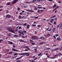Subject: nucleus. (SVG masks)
<instances>
[{
  "mask_svg": "<svg viewBox=\"0 0 62 62\" xmlns=\"http://www.w3.org/2000/svg\"><path fill=\"white\" fill-rule=\"evenodd\" d=\"M36 1V0H33L32 1V3H34V2Z\"/></svg>",
  "mask_w": 62,
  "mask_h": 62,
  "instance_id": "obj_41",
  "label": "nucleus"
},
{
  "mask_svg": "<svg viewBox=\"0 0 62 62\" xmlns=\"http://www.w3.org/2000/svg\"><path fill=\"white\" fill-rule=\"evenodd\" d=\"M41 55V53H40L39 54H38V55L39 56H40V55Z\"/></svg>",
  "mask_w": 62,
  "mask_h": 62,
  "instance_id": "obj_39",
  "label": "nucleus"
},
{
  "mask_svg": "<svg viewBox=\"0 0 62 62\" xmlns=\"http://www.w3.org/2000/svg\"><path fill=\"white\" fill-rule=\"evenodd\" d=\"M37 49H38V48H35L34 49V51H35V52H36L38 51V50H37Z\"/></svg>",
  "mask_w": 62,
  "mask_h": 62,
  "instance_id": "obj_13",
  "label": "nucleus"
},
{
  "mask_svg": "<svg viewBox=\"0 0 62 62\" xmlns=\"http://www.w3.org/2000/svg\"><path fill=\"white\" fill-rule=\"evenodd\" d=\"M48 31H51V28L50 30H48Z\"/></svg>",
  "mask_w": 62,
  "mask_h": 62,
  "instance_id": "obj_59",
  "label": "nucleus"
},
{
  "mask_svg": "<svg viewBox=\"0 0 62 62\" xmlns=\"http://www.w3.org/2000/svg\"><path fill=\"white\" fill-rule=\"evenodd\" d=\"M25 48H26L27 49H28V50H30V48L27 46H25Z\"/></svg>",
  "mask_w": 62,
  "mask_h": 62,
  "instance_id": "obj_10",
  "label": "nucleus"
},
{
  "mask_svg": "<svg viewBox=\"0 0 62 62\" xmlns=\"http://www.w3.org/2000/svg\"><path fill=\"white\" fill-rule=\"evenodd\" d=\"M38 27H41V25H38L37 26Z\"/></svg>",
  "mask_w": 62,
  "mask_h": 62,
  "instance_id": "obj_55",
  "label": "nucleus"
},
{
  "mask_svg": "<svg viewBox=\"0 0 62 62\" xmlns=\"http://www.w3.org/2000/svg\"><path fill=\"white\" fill-rule=\"evenodd\" d=\"M34 17L35 18V19H37V18H38V17H35V16Z\"/></svg>",
  "mask_w": 62,
  "mask_h": 62,
  "instance_id": "obj_49",
  "label": "nucleus"
},
{
  "mask_svg": "<svg viewBox=\"0 0 62 62\" xmlns=\"http://www.w3.org/2000/svg\"><path fill=\"white\" fill-rule=\"evenodd\" d=\"M13 53V52H10L8 53L7 54H12Z\"/></svg>",
  "mask_w": 62,
  "mask_h": 62,
  "instance_id": "obj_22",
  "label": "nucleus"
},
{
  "mask_svg": "<svg viewBox=\"0 0 62 62\" xmlns=\"http://www.w3.org/2000/svg\"><path fill=\"white\" fill-rule=\"evenodd\" d=\"M43 43H45V42H41L39 43V44H43Z\"/></svg>",
  "mask_w": 62,
  "mask_h": 62,
  "instance_id": "obj_21",
  "label": "nucleus"
},
{
  "mask_svg": "<svg viewBox=\"0 0 62 62\" xmlns=\"http://www.w3.org/2000/svg\"><path fill=\"white\" fill-rule=\"evenodd\" d=\"M20 60H18L16 61V62H20Z\"/></svg>",
  "mask_w": 62,
  "mask_h": 62,
  "instance_id": "obj_64",
  "label": "nucleus"
},
{
  "mask_svg": "<svg viewBox=\"0 0 62 62\" xmlns=\"http://www.w3.org/2000/svg\"><path fill=\"white\" fill-rule=\"evenodd\" d=\"M7 30H8V31L11 32V33H14V31L12 29H11L10 28H7L6 29Z\"/></svg>",
  "mask_w": 62,
  "mask_h": 62,
  "instance_id": "obj_1",
  "label": "nucleus"
},
{
  "mask_svg": "<svg viewBox=\"0 0 62 62\" xmlns=\"http://www.w3.org/2000/svg\"><path fill=\"white\" fill-rule=\"evenodd\" d=\"M56 7V4H55L54 5V6H53L52 7L53 8H55Z\"/></svg>",
  "mask_w": 62,
  "mask_h": 62,
  "instance_id": "obj_24",
  "label": "nucleus"
},
{
  "mask_svg": "<svg viewBox=\"0 0 62 62\" xmlns=\"http://www.w3.org/2000/svg\"><path fill=\"white\" fill-rule=\"evenodd\" d=\"M12 50L13 51H15V52H18V51L17 50L15 49H14V48H13L12 49Z\"/></svg>",
  "mask_w": 62,
  "mask_h": 62,
  "instance_id": "obj_8",
  "label": "nucleus"
},
{
  "mask_svg": "<svg viewBox=\"0 0 62 62\" xmlns=\"http://www.w3.org/2000/svg\"><path fill=\"white\" fill-rule=\"evenodd\" d=\"M8 35L9 36H11V34H8Z\"/></svg>",
  "mask_w": 62,
  "mask_h": 62,
  "instance_id": "obj_44",
  "label": "nucleus"
},
{
  "mask_svg": "<svg viewBox=\"0 0 62 62\" xmlns=\"http://www.w3.org/2000/svg\"><path fill=\"white\" fill-rule=\"evenodd\" d=\"M17 10H20V8L19 7L17 8Z\"/></svg>",
  "mask_w": 62,
  "mask_h": 62,
  "instance_id": "obj_52",
  "label": "nucleus"
},
{
  "mask_svg": "<svg viewBox=\"0 0 62 62\" xmlns=\"http://www.w3.org/2000/svg\"><path fill=\"white\" fill-rule=\"evenodd\" d=\"M27 24V23H25L24 24V26H25V25H26Z\"/></svg>",
  "mask_w": 62,
  "mask_h": 62,
  "instance_id": "obj_42",
  "label": "nucleus"
},
{
  "mask_svg": "<svg viewBox=\"0 0 62 62\" xmlns=\"http://www.w3.org/2000/svg\"><path fill=\"white\" fill-rule=\"evenodd\" d=\"M36 59H38V58L37 57H35V58L34 59V60H36Z\"/></svg>",
  "mask_w": 62,
  "mask_h": 62,
  "instance_id": "obj_29",
  "label": "nucleus"
},
{
  "mask_svg": "<svg viewBox=\"0 0 62 62\" xmlns=\"http://www.w3.org/2000/svg\"><path fill=\"white\" fill-rule=\"evenodd\" d=\"M18 1V0H15V1H13L12 4H15Z\"/></svg>",
  "mask_w": 62,
  "mask_h": 62,
  "instance_id": "obj_5",
  "label": "nucleus"
},
{
  "mask_svg": "<svg viewBox=\"0 0 62 62\" xmlns=\"http://www.w3.org/2000/svg\"><path fill=\"white\" fill-rule=\"evenodd\" d=\"M30 42L31 43H32V42H33V40L32 39H30Z\"/></svg>",
  "mask_w": 62,
  "mask_h": 62,
  "instance_id": "obj_15",
  "label": "nucleus"
},
{
  "mask_svg": "<svg viewBox=\"0 0 62 62\" xmlns=\"http://www.w3.org/2000/svg\"><path fill=\"white\" fill-rule=\"evenodd\" d=\"M56 21H54V24H56Z\"/></svg>",
  "mask_w": 62,
  "mask_h": 62,
  "instance_id": "obj_38",
  "label": "nucleus"
},
{
  "mask_svg": "<svg viewBox=\"0 0 62 62\" xmlns=\"http://www.w3.org/2000/svg\"><path fill=\"white\" fill-rule=\"evenodd\" d=\"M23 8H27V6H23Z\"/></svg>",
  "mask_w": 62,
  "mask_h": 62,
  "instance_id": "obj_45",
  "label": "nucleus"
},
{
  "mask_svg": "<svg viewBox=\"0 0 62 62\" xmlns=\"http://www.w3.org/2000/svg\"><path fill=\"white\" fill-rule=\"evenodd\" d=\"M59 8V6H57V7H56V8H57H57Z\"/></svg>",
  "mask_w": 62,
  "mask_h": 62,
  "instance_id": "obj_60",
  "label": "nucleus"
},
{
  "mask_svg": "<svg viewBox=\"0 0 62 62\" xmlns=\"http://www.w3.org/2000/svg\"><path fill=\"white\" fill-rule=\"evenodd\" d=\"M38 2H41V1H43L44 0H37Z\"/></svg>",
  "mask_w": 62,
  "mask_h": 62,
  "instance_id": "obj_17",
  "label": "nucleus"
},
{
  "mask_svg": "<svg viewBox=\"0 0 62 62\" xmlns=\"http://www.w3.org/2000/svg\"><path fill=\"white\" fill-rule=\"evenodd\" d=\"M3 40L2 39H0V43H1V41H3Z\"/></svg>",
  "mask_w": 62,
  "mask_h": 62,
  "instance_id": "obj_32",
  "label": "nucleus"
},
{
  "mask_svg": "<svg viewBox=\"0 0 62 62\" xmlns=\"http://www.w3.org/2000/svg\"><path fill=\"white\" fill-rule=\"evenodd\" d=\"M57 39L58 40H60V38H57Z\"/></svg>",
  "mask_w": 62,
  "mask_h": 62,
  "instance_id": "obj_25",
  "label": "nucleus"
},
{
  "mask_svg": "<svg viewBox=\"0 0 62 62\" xmlns=\"http://www.w3.org/2000/svg\"><path fill=\"white\" fill-rule=\"evenodd\" d=\"M23 33H26V31L24 30H23Z\"/></svg>",
  "mask_w": 62,
  "mask_h": 62,
  "instance_id": "obj_28",
  "label": "nucleus"
},
{
  "mask_svg": "<svg viewBox=\"0 0 62 62\" xmlns=\"http://www.w3.org/2000/svg\"><path fill=\"white\" fill-rule=\"evenodd\" d=\"M11 3H10V2H9L7 3V4H6V5H7V6H8V5H9Z\"/></svg>",
  "mask_w": 62,
  "mask_h": 62,
  "instance_id": "obj_11",
  "label": "nucleus"
},
{
  "mask_svg": "<svg viewBox=\"0 0 62 62\" xmlns=\"http://www.w3.org/2000/svg\"><path fill=\"white\" fill-rule=\"evenodd\" d=\"M30 27V25H28L27 26V28H29Z\"/></svg>",
  "mask_w": 62,
  "mask_h": 62,
  "instance_id": "obj_20",
  "label": "nucleus"
},
{
  "mask_svg": "<svg viewBox=\"0 0 62 62\" xmlns=\"http://www.w3.org/2000/svg\"><path fill=\"white\" fill-rule=\"evenodd\" d=\"M23 56H22L20 57L19 58H20V59L21 58H22L23 57Z\"/></svg>",
  "mask_w": 62,
  "mask_h": 62,
  "instance_id": "obj_47",
  "label": "nucleus"
},
{
  "mask_svg": "<svg viewBox=\"0 0 62 62\" xmlns=\"http://www.w3.org/2000/svg\"><path fill=\"white\" fill-rule=\"evenodd\" d=\"M18 55L17 53H15L14 54V55Z\"/></svg>",
  "mask_w": 62,
  "mask_h": 62,
  "instance_id": "obj_33",
  "label": "nucleus"
},
{
  "mask_svg": "<svg viewBox=\"0 0 62 62\" xmlns=\"http://www.w3.org/2000/svg\"><path fill=\"white\" fill-rule=\"evenodd\" d=\"M60 48L59 47H58V48H56L55 49H52L51 50V51H56L57 50H58Z\"/></svg>",
  "mask_w": 62,
  "mask_h": 62,
  "instance_id": "obj_4",
  "label": "nucleus"
},
{
  "mask_svg": "<svg viewBox=\"0 0 62 62\" xmlns=\"http://www.w3.org/2000/svg\"><path fill=\"white\" fill-rule=\"evenodd\" d=\"M46 18H43V21H46Z\"/></svg>",
  "mask_w": 62,
  "mask_h": 62,
  "instance_id": "obj_54",
  "label": "nucleus"
},
{
  "mask_svg": "<svg viewBox=\"0 0 62 62\" xmlns=\"http://www.w3.org/2000/svg\"><path fill=\"white\" fill-rule=\"evenodd\" d=\"M39 39H43V40H44L45 39V38L43 37H39Z\"/></svg>",
  "mask_w": 62,
  "mask_h": 62,
  "instance_id": "obj_6",
  "label": "nucleus"
},
{
  "mask_svg": "<svg viewBox=\"0 0 62 62\" xmlns=\"http://www.w3.org/2000/svg\"><path fill=\"white\" fill-rule=\"evenodd\" d=\"M56 37H57V36H59V35L58 34H56L55 35Z\"/></svg>",
  "mask_w": 62,
  "mask_h": 62,
  "instance_id": "obj_40",
  "label": "nucleus"
},
{
  "mask_svg": "<svg viewBox=\"0 0 62 62\" xmlns=\"http://www.w3.org/2000/svg\"><path fill=\"white\" fill-rule=\"evenodd\" d=\"M47 36H51V35L49 33H47Z\"/></svg>",
  "mask_w": 62,
  "mask_h": 62,
  "instance_id": "obj_30",
  "label": "nucleus"
},
{
  "mask_svg": "<svg viewBox=\"0 0 62 62\" xmlns=\"http://www.w3.org/2000/svg\"><path fill=\"white\" fill-rule=\"evenodd\" d=\"M8 42L10 44H13V43L12 42H11L10 41H8Z\"/></svg>",
  "mask_w": 62,
  "mask_h": 62,
  "instance_id": "obj_14",
  "label": "nucleus"
},
{
  "mask_svg": "<svg viewBox=\"0 0 62 62\" xmlns=\"http://www.w3.org/2000/svg\"><path fill=\"white\" fill-rule=\"evenodd\" d=\"M18 32L19 33V37H21V32L20 31H18Z\"/></svg>",
  "mask_w": 62,
  "mask_h": 62,
  "instance_id": "obj_9",
  "label": "nucleus"
},
{
  "mask_svg": "<svg viewBox=\"0 0 62 62\" xmlns=\"http://www.w3.org/2000/svg\"><path fill=\"white\" fill-rule=\"evenodd\" d=\"M4 6H1L0 7V8H3Z\"/></svg>",
  "mask_w": 62,
  "mask_h": 62,
  "instance_id": "obj_51",
  "label": "nucleus"
},
{
  "mask_svg": "<svg viewBox=\"0 0 62 62\" xmlns=\"http://www.w3.org/2000/svg\"><path fill=\"white\" fill-rule=\"evenodd\" d=\"M19 59H20V58H17L16 59V60H19Z\"/></svg>",
  "mask_w": 62,
  "mask_h": 62,
  "instance_id": "obj_37",
  "label": "nucleus"
},
{
  "mask_svg": "<svg viewBox=\"0 0 62 62\" xmlns=\"http://www.w3.org/2000/svg\"><path fill=\"white\" fill-rule=\"evenodd\" d=\"M55 30V28H54L53 29V32H54V31Z\"/></svg>",
  "mask_w": 62,
  "mask_h": 62,
  "instance_id": "obj_19",
  "label": "nucleus"
},
{
  "mask_svg": "<svg viewBox=\"0 0 62 62\" xmlns=\"http://www.w3.org/2000/svg\"><path fill=\"white\" fill-rule=\"evenodd\" d=\"M28 11H29V12H32L33 11V10H32L31 11V10H29Z\"/></svg>",
  "mask_w": 62,
  "mask_h": 62,
  "instance_id": "obj_36",
  "label": "nucleus"
},
{
  "mask_svg": "<svg viewBox=\"0 0 62 62\" xmlns=\"http://www.w3.org/2000/svg\"><path fill=\"white\" fill-rule=\"evenodd\" d=\"M8 57H9V56H8V57H5V58H8Z\"/></svg>",
  "mask_w": 62,
  "mask_h": 62,
  "instance_id": "obj_61",
  "label": "nucleus"
},
{
  "mask_svg": "<svg viewBox=\"0 0 62 62\" xmlns=\"http://www.w3.org/2000/svg\"><path fill=\"white\" fill-rule=\"evenodd\" d=\"M50 55H48L47 56V57L48 58H49V57H50Z\"/></svg>",
  "mask_w": 62,
  "mask_h": 62,
  "instance_id": "obj_58",
  "label": "nucleus"
},
{
  "mask_svg": "<svg viewBox=\"0 0 62 62\" xmlns=\"http://www.w3.org/2000/svg\"><path fill=\"white\" fill-rule=\"evenodd\" d=\"M25 51H28V50H27V49H26L25 50Z\"/></svg>",
  "mask_w": 62,
  "mask_h": 62,
  "instance_id": "obj_63",
  "label": "nucleus"
},
{
  "mask_svg": "<svg viewBox=\"0 0 62 62\" xmlns=\"http://www.w3.org/2000/svg\"><path fill=\"white\" fill-rule=\"evenodd\" d=\"M62 27V23L60 24V27Z\"/></svg>",
  "mask_w": 62,
  "mask_h": 62,
  "instance_id": "obj_35",
  "label": "nucleus"
},
{
  "mask_svg": "<svg viewBox=\"0 0 62 62\" xmlns=\"http://www.w3.org/2000/svg\"><path fill=\"white\" fill-rule=\"evenodd\" d=\"M28 54V53H22L20 54L19 53V55H24L25 54H26V56H29L30 54Z\"/></svg>",
  "mask_w": 62,
  "mask_h": 62,
  "instance_id": "obj_2",
  "label": "nucleus"
},
{
  "mask_svg": "<svg viewBox=\"0 0 62 62\" xmlns=\"http://www.w3.org/2000/svg\"><path fill=\"white\" fill-rule=\"evenodd\" d=\"M54 21V19H52L51 20V21H50V23H52L53 22V21Z\"/></svg>",
  "mask_w": 62,
  "mask_h": 62,
  "instance_id": "obj_18",
  "label": "nucleus"
},
{
  "mask_svg": "<svg viewBox=\"0 0 62 62\" xmlns=\"http://www.w3.org/2000/svg\"><path fill=\"white\" fill-rule=\"evenodd\" d=\"M31 39H33V40H34L35 39H37V38L36 37H35L33 38H31Z\"/></svg>",
  "mask_w": 62,
  "mask_h": 62,
  "instance_id": "obj_7",
  "label": "nucleus"
},
{
  "mask_svg": "<svg viewBox=\"0 0 62 62\" xmlns=\"http://www.w3.org/2000/svg\"><path fill=\"white\" fill-rule=\"evenodd\" d=\"M21 34L23 35H24V33H23V32H21Z\"/></svg>",
  "mask_w": 62,
  "mask_h": 62,
  "instance_id": "obj_53",
  "label": "nucleus"
},
{
  "mask_svg": "<svg viewBox=\"0 0 62 62\" xmlns=\"http://www.w3.org/2000/svg\"><path fill=\"white\" fill-rule=\"evenodd\" d=\"M19 18H20V19H21L22 18V16H21V15H19L18 16Z\"/></svg>",
  "mask_w": 62,
  "mask_h": 62,
  "instance_id": "obj_31",
  "label": "nucleus"
},
{
  "mask_svg": "<svg viewBox=\"0 0 62 62\" xmlns=\"http://www.w3.org/2000/svg\"><path fill=\"white\" fill-rule=\"evenodd\" d=\"M14 37H17V35H14Z\"/></svg>",
  "mask_w": 62,
  "mask_h": 62,
  "instance_id": "obj_57",
  "label": "nucleus"
},
{
  "mask_svg": "<svg viewBox=\"0 0 62 62\" xmlns=\"http://www.w3.org/2000/svg\"><path fill=\"white\" fill-rule=\"evenodd\" d=\"M23 56H22L20 57L19 58H20V59L21 58H22L23 57Z\"/></svg>",
  "mask_w": 62,
  "mask_h": 62,
  "instance_id": "obj_46",
  "label": "nucleus"
},
{
  "mask_svg": "<svg viewBox=\"0 0 62 62\" xmlns=\"http://www.w3.org/2000/svg\"><path fill=\"white\" fill-rule=\"evenodd\" d=\"M6 13H8V10H7Z\"/></svg>",
  "mask_w": 62,
  "mask_h": 62,
  "instance_id": "obj_56",
  "label": "nucleus"
},
{
  "mask_svg": "<svg viewBox=\"0 0 62 62\" xmlns=\"http://www.w3.org/2000/svg\"><path fill=\"white\" fill-rule=\"evenodd\" d=\"M19 41L20 42H24V40H23L22 39L19 40Z\"/></svg>",
  "mask_w": 62,
  "mask_h": 62,
  "instance_id": "obj_12",
  "label": "nucleus"
},
{
  "mask_svg": "<svg viewBox=\"0 0 62 62\" xmlns=\"http://www.w3.org/2000/svg\"><path fill=\"white\" fill-rule=\"evenodd\" d=\"M37 8H43V7H37Z\"/></svg>",
  "mask_w": 62,
  "mask_h": 62,
  "instance_id": "obj_26",
  "label": "nucleus"
},
{
  "mask_svg": "<svg viewBox=\"0 0 62 62\" xmlns=\"http://www.w3.org/2000/svg\"><path fill=\"white\" fill-rule=\"evenodd\" d=\"M35 58V56H34L33 57H32V58Z\"/></svg>",
  "mask_w": 62,
  "mask_h": 62,
  "instance_id": "obj_62",
  "label": "nucleus"
},
{
  "mask_svg": "<svg viewBox=\"0 0 62 62\" xmlns=\"http://www.w3.org/2000/svg\"><path fill=\"white\" fill-rule=\"evenodd\" d=\"M32 26H36V25L32 24Z\"/></svg>",
  "mask_w": 62,
  "mask_h": 62,
  "instance_id": "obj_43",
  "label": "nucleus"
},
{
  "mask_svg": "<svg viewBox=\"0 0 62 62\" xmlns=\"http://www.w3.org/2000/svg\"><path fill=\"white\" fill-rule=\"evenodd\" d=\"M54 17H55V15H54L52 17H51L50 19H52V18H54Z\"/></svg>",
  "mask_w": 62,
  "mask_h": 62,
  "instance_id": "obj_27",
  "label": "nucleus"
},
{
  "mask_svg": "<svg viewBox=\"0 0 62 62\" xmlns=\"http://www.w3.org/2000/svg\"><path fill=\"white\" fill-rule=\"evenodd\" d=\"M26 3H27V4H31V2L30 1L29 2L28 1L26 2Z\"/></svg>",
  "mask_w": 62,
  "mask_h": 62,
  "instance_id": "obj_16",
  "label": "nucleus"
},
{
  "mask_svg": "<svg viewBox=\"0 0 62 62\" xmlns=\"http://www.w3.org/2000/svg\"><path fill=\"white\" fill-rule=\"evenodd\" d=\"M11 17V16L9 15H7L6 16V18H7L8 17V18H10Z\"/></svg>",
  "mask_w": 62,
  "mask_h": 62,
  "instance_id": "obj_3",
  "label": "nucleus"
},
{
  "mask_svg": "<svg viewBox=\"0 0 62 62\" xmlns=\"http://www.w3.org/2000/svg\"><path fill=\"white\" fill-rule=\"evenodd\" d=\"M46 50H50V48L49 47H48L47 48H46Z\"/></svg>",
  "mask_w": 62,
  "mask_h": 62,
  "instance_id": "obj_34",
  "label": "nucleus"
},
{
  "mask_svg": "<svg viewBox=\"0 0 62 62\" xmlns=\"http://www.w3.org/2000/svg\"><path fill=\"white\" fill-rule=\"evenodd\" d=\"M31 44H32V45H34L35 44V43H31Z\"/></svg>",
  "mask_w": 62,
  "mask_h": 62,
  "instance_id": "obj_50",
  "label": "nucleus"
},
{
  "mask_svg": "<svg viewBox=\"0 0 62 62\" xmlns=\"http://www.w3.org/2000/svg\"><path fill=\"white\" fill-rule=\"evenodd\" d=\"M59 55H59V54H56L54 56V57H56V56H59Z\"/></svg>",
  "mask_w": 62,
  "mask_h": 62,
  "instance_id": "obj_23",
  "label": "nucleus"
},
{
  "mask_svg": "<svg viewBox=\"0 0 62 62\" xmlns=\"http://www.w3.org/2000/svg\"><path fill=\"white\" fill-rule=\"evenodd\" d=\"M34 8L35 9H37V10L38 9V8H37L36 7H34Z\"/></svg>",
  "mask_w": 62,
  "mask_h": 62,
  "instance_id": "obj_48",
  "label": "nucleus"
}]
</instances>
